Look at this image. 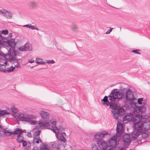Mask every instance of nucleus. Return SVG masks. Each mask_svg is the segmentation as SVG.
Here are the masks:
<instances>
[{
    "label": "nucleus",
    "instance_id": "nucleus-34",
    "mask_svg": "<svg viewBox=\"0 0 150 150\" xmlns=\"http://www.w3.org/2000/svg\"><path fill=\"white\" fill-rule=\"evenodd\" d=\"M13 132V134H19L23 133V131L18 128H16Z\"/></svg>",
    "mask_w": 150,
    "mask_h": 150
},
{
    "label": "nucleus",
    "instance_id": "nucleus-15",
    "mask_svg": "<svg viewBox=\"0 0 150 150\" xmlns=\"http://www.w3.org/2000/svg\"><path fill=\"white\" fill-rule=\"evenodd\" d=\"M133 96L132 92L130 90H128L126 92L125 95L124 96V97L127 100L132 98Z\"/></svg>",
    "mask_w": 150,
    "mask_h": 150
},
{
    "label": "nucleus",
    "instance_id": "nucleus-42",
    "mask_svg": "<svg viewBox=\"0 0 150 150\" xmlns=\"http://www.w3.org/2000/svg\"><path fill=\"white\" fill-rule=\"evenodd\" d=\"M141 106H136L134 109V111H136L137 112H141Z\"/></svg>",
    "mask_w": 150,
    "mask_h": 150
},
{
    "label": "nucleus",
    "instance_id": "nucleus-43",
    "mask_svg": "<svg viewBox=\"0 0 150 150\" xmlns=\"http://www.w3.org/2000/svg\"><path fill=\"white\" fill-rule=\"evenodd\" d=\"M40 133V130H38L35 131L34 134V137H39V135Z\"/></svg>",
    "mask_w": 150,
    "mask_h": 150
},
{
    "label": "nucleus",
    "instance_id": "nucleus-57",
    "mask_svg": "<svg viewBox=\"0 0 150 150\" xmlns=\"http://www.w3.org/2000/svg\"><path fill=\"white\" fill-rule=\"evenodd\" d=\"M113 7V8H117H117H115V7Z\"/></svg>",
    "mask_w": 150,
    "mask_h": 150
},
{
    "label": "nucleus",
    "instance_id": "nucleus-14",
    "mask_svg": "<svg viewBox=\"0 0 150 150\" xmlns=\"http://www.w3.org/2000/svg\"><path fill=\"white\" fill-rule=\"evenodd\" d=\"M142 132L135 129L131 134V137L132 139H137L141 135Z\"/></svg>",
    "mask_w": 150,
    "mask_h": 150
},
{
    "label": "nucleus",
    "instance_id": "nucleus-3",
    "mask_svg": "<svg viewBox=\"0 0 150 150\" xmlns=\"http://www.w3.org/2000/svg\"><path fill=\"white\" fill-rule=\"evenodd\" d=\"M12 116L16 119L25 121L31 125H35L37 123L36 121L32 119L35 120L37 118L36 116L33 114L29 115L19 112L17 114H12Z\"/></svg>",
    "mask_w": 150,
    "mask_h": 150
},
{
    "label": "nucleus",
    "instance_id": "nucleus-26",
    "mask_svg": "<svg viewBox=\"0 0 150 150\" xmlns=\"http://www.w3.org/2000/svg\"><path fill=\"white\" fill-rule=\"evenodd\" d=\"M0 71L6 72L5 65L2 63V62H0Z\"/></svg>",
    "mask_w": 150,
    "mask_h": 150
},
{
    "label": "nucleus",
    "instance_id": "nucleus-5",
    "mask_svg": "<svg viewBox=\"0 0 150 150\" xmlns=\"http://www.w3.org/2000/svg\"><path fill=\"white\" fill-rule=\"evenodd\" d=\"M54 126L52 128V129H50L52 130L53 132L55 133V135L57 138L59 140L64 142H65L66 141V139L65 137L66 134L64 132H59L60 130H62L63 129V127L62 126H60L59 129H58L57 127Z\"/></svg>",
    "mask_w": 150,
    "mask_h": 150
},
{
    "label": "nucleus",
    "instance_id": "nucleus-48",
    "mask_svg": "<svg viewBox=\"0 0 150 150\" xmlns=\"http://www.w3.org/2000/svg\"><path fill=\"white\" fill-rule=\"evenodd\" d=\"M64 150H73L71 147L69 146H67L66 147V149Z\"/></svg>",
    "mask_w": 150,
    "mask_h": 150
},
{
    "label": "nucleus",
    "instance_id": "nucleus-30",
    "mask_svg": "<svg viewBox=\"0 0 150 150\" xmlns=\"http://www.w3.org/2000/svg\"><path fill=\"white\" fill-rule=\"evenodd\" d=\"M25 46H26V51H31L32 50V46L31 44L26 43L25 44Z\"/></svg>",
    "mask_w": 150,
    "mask_h": 150
},
{
    "label": "nucleus",
    "instance_id": "nucleus-60",
    "mask_svg": "<svg viewBox=\"0 0 150 150\" xmlns=\"http://www.w3.org/2000/svg\"><path fill=\"white\" fill-rule=\"evenodd\" d=\"M1 127V126L0 125V127Z\"/></svg>",
    "mask_w": 150,
    "mask_h": 150
},
{
    "label": "nucleus",
    "instance_id": "nucleus-21",
    "mask_svg": "<svg viewBox=\"0 0 150 150\" xmlns=\"http://www.w3.org/2000/svg\"><path fill=\"white\" fill-rule=\"evenodd\" d=\"M130 105L133 107H135L137 104V99L135 98H132L129 100Z\"/></svg>",
    "mask_w": 150,
    "mask_h": 150
},
{
    "label": "nucleus",
    "instance_id": "nucleus-44",
    "mask_svg": "<svg viewBox=\"0 0 150 150\" xmlns=\"http://www.w3.org/2000/svg\"><path fill=\"white\" fill-rule=\"evenodd\" d=\"M117 112L119 114L122 115L124 113V109L122 108H120L118 110Z\"/></svg>",
    "mask_w": 150,
    "mask_h": 150
},
{
    "label": "nucleus",
    "instance_id": "nucleus-46",
    "mask_svg": "<svg viewBox=\"0 0 150 150\" xmlns=\"http://www.w3.org/2000/svg\"><path fill=\"white\" fill-rule=\"evenodd\" d=\"M45 62V63H48L49 64H53L55 63V62L53 60H46Z\"/></svg>",
    "mask_w": 150,
    "mask_h": 150
},
{
    "label": "nucleus",
    "instance_id": "nucleus-11",
    "mask_svg": "<svg viewBox=\"0 0 150 150\" xmlns=\"http://www.w3.org/2000/svg\"><path fill=\"white\" fill-rule=\"evenodd\" d=\"M123 127V125L120 122L118 123L116 129V135L117 137H120L122 135Z\"/></svg>",
    "mask_w": 150,
    "mask_h": 150
},
{
    "label": "nucleus",
    "instance_id": "nucleus-55",
    "mask_svg": "<svg viewBox=\"0 0 150 150\" xmlns=\"http://www.w3.org/2000/svg\"><path fill=\"white\" fill-rule=\"evenodd\" d=\"M124 148H122V149H120L119 148V150H125V149H124Z\"/></svg>",
    "mask_w": 150,
    "mask_h": 150
},
{
    "label": "nucleus",
    "instance_id": "nucleus-27",
    "mask_svg": "<svg viewBox=\"0 0 150 150\" xmlns=\"http://www.w3.org/2000/svg\"><path fill=\"white\" fill-rule=\"evenodd\" d=\"M50 147L47 144H43L40 147V150H49Z\"/></svg>",
    "mask_w": 150,
    "mask_h": 150
},
{
    "label": "nucleus",
    "instance_id": "nucleus-4",
    "mask_svg": "<svg viewBox=\"0 0 150 150\" xmlns=\"http://www.w3.org/2000/svg\"><path fill=\"white\" fill-rule=\"evenodd\" d=\"M1 44L8 50L10 53L8 54H18L19 52L18 50H15L16 43L14 39H11L7 42H1Z\"/></svg>",
    "mask_w": 150,
    "mask_h": 150
},
{
    "label": "nucleus",
    "instance_id": "nucleus-10",
    "mask_svg": "<svg viewBox=\"0 0 150 150\" xmlns=\"http://www.w3.org/2000/svg\"><path fill=\"white\" fill-rule=\"evenodd\" d=\"M108 133L107 132L105 131H103L96 133L94 135V137L95 139L98 140H101Z\"/></svg>",
    "mask_w": 150,
    "mask_h": 150
},
{
    "label": "nucleus",
    "instance_id": "nucleus-23",
    "mask_svg": "<svg viewBox=\"0 0 150 150\" xmlns=\"http://www.w3.org/2000/svg\"><path fill=\"white\" fill-rule=\"evenodd\" d=\"M10 114V112H8L7 110H0V116H4L5 115H7Z\"/></svg>",
    "mask_w": 150,
    "mask_h": 150
},
{
    "label": "nucleus",
    "instance_id": "nucleus-28",
    "mask_svg": "<svg viewBox=\"0 0 150 150\" xmlns=\"http://www.w3.org/2000/svg\"><path fill=\"white\" fill-rule=\"evenodd\" d=\"M109 100L111 102H114L116 99L115 98L113 95V91L111 92L110 95L108 96Z\"/></svg>",
    "mask_w": 150,
    "mask_h": 150
},
{
    "label": "nucleus",
    "instance_id": "nucleus-51",
    "mask_svg": "<svg viewBox=\"0 0 150 150\" xmlns=\"http://www.w3.org/2000/svg\"><path fill=\"white\" fill-rule=\"evenodd\" d=\"M112 29H111L110 28V29L108 30L106 32V34H109L112 31Z\"/></svg>",
    "mask_w": 150,
    "mask_h": 150
},
{
    "label": "nucleus",
    "instance_id": "nucleus-41",
    "mask_svg": "<svg viewBox=\"0 0 150 150\" xmlns=\"http://www.w3.org/2000/svg\"><path fill=\"white\" fill-rule=\"evenodd\" d=\"M25 50L26 46H25V44L18 48V50L20 51H23L26 50Z\"/></svg>",
    "mask_w": 150,
    "mask_h": 150
},
{
    "label": "nucleus",
    "instance_id": "nucleus-54",
    "mask_svg": "<svg viewBox=\"0 0 150 150\" xmlns=\"http://www.w3.org/2000/svg\"><path fill=\"white\" fill-rule=\"evenodd\" d=\"M32 150H39L38 149L37 147H34Z\"/></svg>",
    "mask_w": 150,
    "mask_h": 150
},
{
    "label": "nucleus",
    "instance_id": "nucleus-8",
    "mask_svg": "<svg viewBox=\"0 0 150 150\" xmlns=\"http://www.w3.org/2000/svg\"><path fill=\"white\" fill-rule=\"evenodd\" d=\"M97 144L101 150H113L109 146L106 142L103 140H98Z\"/></svg>",
    "mask_w": 150,
    "mask_h": 150
},
{
    "label": "nucleus",
    "instance_id": "nucleus-29",
    "mask_svg": "<svg viewBox=\"0 0 150 150\" xmlns=\"http://www.w3.org/2000/svg\"><path fill=\"white\" fill-rule=\"evenodd\" d=\"M30 6L33 8H35L38 6V4L36 2L31 1L30 3Z\"/></svg>",
    "mask_w": 150,
    "mask_h": 150
},
{
    "label": "nucleus",
    "instance_id": "nucleus-22",
    "mask_svg": "<svg viewBox=\"0 0 150 150\" xmlns=\"http://www.w3.org/2000/svg\"><path fill=\"white\" fill-rule=\"evenodd\" d=\"M4 132L6 135L8 136L13 134V132H12L11 130L10 129H8L7 128L4 129Z\"/></svg>",
    "mask_w": 150,
    "mask_h": 150
},
{
    "label": "nucleus",
    "instance_id": "nucleus-12",
    "mask_svg": "<svg viewBox=\"0 0 150 150\" xmlns=\"http://www.w3.org/2000/svg\"><path fill=\"white\" fill-rule=\"evenodd\" d=\"M0 14L8 18H11L12 16V14L9 11L0 10Z\"/></svg>",
    "mask_w": 150,
    "mask_h": 150
},
{
    "label": "nucleus",
    "instance_id": "nucleus-38",
    "mask_svg": "<svg viewBox=\"0 0 150 150\" xmlns=\"http://www.w3.org/2000/svg\"><path fill=\"white\" fill-rule=\"evenodd\" d=\"M146 131H144L141 133L142 134V137L143 138H146L148 137L149 136V133L148 132H145Z\"/></svg>",
    "mask_w": 150,
    "mask_h": 150
},
{
    "label": "nucleus",
    "instance_id": "nucleus-49",
    "mask_svg": "<svg viewBox=\"0 0 150 150\" xmlns=\"http://www.w3.org/2000/svg\"><path fill=\"white\" fill-rule=\"evenodd\" d=\"M22 142V145H23V146H27V142L24 141V140H23L22 142Z\"/></svg>",
    "mask_w": 150,
    "mask_h": 150
},
{
    "label": "nucleus",
    "instance_id": "nucleus-20",
    "mask_svg": "<svg viewBox=\"0 0 150 150\" xmlns=\"http://www.w3.org/2000/svg\"><path fill=\"white\" fill-rule=\"evenodd\" d=\"M24 27H26L29 28L30 29L32 30H39V29L37 28V27L35 25H32L31 24H29L26 25H25L23 26Z\"/></svg>",
    "mask_w": 150,
    "mask_h": 150
},
{
    "label": "nucleus",
    "instance_id": "nucleus-39",
    "mask_svg": "<svg viewBox=\"0 0 150 150\" xmlns=\"http://www.w3.org/2000/svg\"><path fill=\"white\" fill-rule=\"evenodd\" d=\"M110 108L115 110L117 108V106L114 103L110 104Z\"/></svg>",
    "mask_w": 150,
    "mask_h": 150
},
{
    "label": "nucleus",
    "instance_id": "nucleus-31",
    "mask_svg": "<svg viewBox=\"0 0 150 150\" xmlns=\"http://www.w3.org/2000/svg\"><path fill=\"white\" fill-rule=\"evenodd\" d=\"M71 30L74 32H77L78 31V28L75 24L71 25Z\"/></svg>",
    "mask_w": 150,
    "mask_h": 150
},
{
    "label": "nucleus",
    "instance_id": "nucleus-7",
    "mask_svg": "<svg viewBox=\"0 0 150 150\" xmlns=\"http://www.w3.org/2000/svg\"><path fill=\"white\" fill-rule=\"evenodd\" d=\"M123 145V147H122L120 149L124 148V149L127 147L129 144L130 143L131 141L130 136L129 134H125L122 137Z\"/></svg>",
    "mask_w": 150,
    "mask_h": 150
},
{
    "label": "nucleus",
    "instance_id": "nucleus-45",
    "mask_svg": "<svg viewBox=\"0 0 150 150\" xmlns=\"http://www.w3.org/2000/svg\"><path fill=\"white\" fill-rule=\"evenodd\" d=\"M141 112H144L146 110V106L145 105H143L141 106Z\"/></svg>",
    "mask_w": 150,
    "mask_h": 150
},
{
    "label": "nucleus",
    "instance_id": "nucleus-18",
    "mask_svg": "<svg viewBox=\"0 0 150 150\" xmlns=\"http://www.w3.org/2000/svg\"><path fill=\"white\" fill-rule=\"evenodd\" d=\"M33 142L34 144H35L36 143H42V142L39 137H34Z\"/></svg>",
    "mask_w": 150,
    "mask_h": 150
},
{
    "label": "nucleus",
    "instance_id": "nucleus-37",
    "mask_svg": "<svg viewBox=\"0 0 150 150\" xmlns=\"http://www.w3.org/2000/svg\"><path fill=\"white\" fill-rule=\"evenodd\" d=\"M15 69V67L11 66L10 67H8L6 69V72H11L13 71Z\"/></svg>",
    "mask_w": 150,
    "mask_h": 150
},
{
    "label": "nucleus",
    "instance_id": "nucleus-33",
    "mask_svg": "<svg viewBox=\"0 0 150 150\" xmlns=\"http://www.w3.org/2000/svg\"><path fill=\"white\" fill-rule=\"evenodd\" d=\"M112 112L113 113V116L115 119H117L118 118V113L115 110H113L112 111Z\"/></svg>",
    "mask_w": 150,
    "mask_h": 150
},
{
    "label": "nucleus",
    "instance_id": "nucleus-36",
    "mask_svg": "<svg viewBox=\"0 0 150 150\" xmlns=\"http://www.w3.org/2000/svg\"><path fill=\"white\" fill-rule=\"evenodd\" d=\"M6 55L4 56H3L2 58L1 59H0V62H2V63L5 65H7V62L6 60H8L5 57V56Z\"/></svg>",
    "mask_w": 150,
    "mask_h": 150
},
{
    "label": "nucleus",
    "instance_id": "nucleus-53",
    "mask_svg": "<svg viewBox=\"0 0 150 150\" xmlns=\"http://www.w3.org/2000/svg\"><path fill=\"white\" fill-rule=\"evenodd\" d=\"M27 136L29 137H32V134H31L30 132H28V133H27Z\"/></svg>",
    "mask_w": 150,
    "mask_h": 150
},
{
    "label": "nucleus",
    "instance_id": "nucleus-52",
    "mask_svg": "<svg viewBox=\"0 0 150 150\" xmlns=\"http://www.w3.org/2000/svg\"><path fill=\"white\" fill-rule=\"evenodd\" d=\"M138 51V50H132V52H133L135 54H139L138 52H137V51Z\"/></svg>",
    "mask_w": 150,
    "mask_h": 150
},
{
    "label": "nucleus",
    "instance_id": "nucleus-35",
    "mask_svg": "<svg viewBox=\"0 0 150 150\" xmlns=\"http://www.w3.org/2000/svg\"><path fill=\"white\" fill-rule=\"evenodd\" d=\"M23 137L21 134H18L17 136V140L18 142H21L23 140Z\"/></svg>",
    "mask_w": 150,
    "mask_h": 150
},
{
    "label": "nucleus",
    "instance_id": "nucleus-13",
    "mask_svg": "<svg viewBox=\"0 0 150 150\" xmlns=\"http://www.w3.org/2000/svg\"><path fill=\"white\" fill-rule=\"evenodd\" d=\"M135 118V116L133 117V115L132 114H127L123 117V121H130L133 122H134V119Z\"/></svg>",
    "mask_w": 150,
    "mask_h": 150
},
{
    "label": "nucleus",
    "instance_id": "nucleus-58",
    "mask_svg": "<svg viewBox=\"0 0 150 150\" xmlns=\"http://www.w3.org/2000/svg\"><path fill=\"white\" fill-rule=\"evenodd\" d=\"M33 67H31V68H33Z\"/></svg>",
    "mask_w": 150,
    "mask_h": 150
},
{
    "label": "nucleus",
    "instance_id": "nucleus-25",
    "mask_svg": "<svg viewBox=\"0 0 150 150\" xmlns=\"http://www.w3.org/2000/svg\"><path fill=\"white\" fill-rule=\"evenodd\" d=\"M10 109L11 111L14 113L13 114H17V113L18 112V109L15 105L11 106Z\"/></svg>",
    "mask_w": 150,
    "mask_h": 150
},
{
    "label": "nucleus",
    "instance_id": "nucleus-56",
    "mask_svg": "<svg viewBox=\"0 0 150 150\" xmlns=\"http://www.w3.org/2000/svg\"><path fill=\"white\" fill-rule=\"evenodd\" d=\"M1 55H2L1 52L0 51V57L1 56ZM0 58H1V57H0Z\"/></svg>",
    "mask_w": 150,
    "mask_h": 150
},
{
    "label": "nucleus",
    "instance_id": "nucleus-9",
    "mask_svg": "<svg viewBox=\"0 0 150 150\" xmlns=\"http://www.w3.org/2000/svg\"><path fill=\"white\" fill-rule=\"evenodd\" d=\"M117 142V138L115 136L112 137L108 141L109 146L110 147V148L113 150V149L115 147Z\"/></svg>",
    "mask_w": 150,
    "mask_h": 150
},
{
    "label": "nucleus",
    "instance_id": "nucleus-47",
    "mask_svg": "<svg viewBox=\"0 0 150 150\" xmlns=\"http://www.w3.org/2000/svg\"><path fill=\"white\" fill-rule=\"evenodd\" d=\"M8 33V32L7 30H3L1 31V33L5 35H7Z\"/></svg>",
    "mask_w": 150,
    "mask_h": 150
},
{
    "label": "nucleus",
    "instance_id": "nucleus-17",
    "mask_svg": "<svg viewBox=\"0 0 150 150\" xmlns=\"http://www.w3.org/2000/svg\"><path fill=\"white\" fill-rule=\"evenodd\" d=\"M60 145L56 142H53L51 143L50 146L52 147V150H59Z\"/></svg>",
    "mask_w": 150,
    "mask_h": 150
},
{
    "label": "nucleus",
    "instance_id": "nucleus-40",
    "mask_svg": "<svg viewBox=\"0 0 150 150\" xmlns=\"http://www.w3.org/2000/svg\"><path fill=\"white\" fill-rule=\"evenodd\" d=\"M92 150H100L97 145L95 144H93L91 146Z\"/></svg>",
    "mask_w": 150,
    "mask_h": 150
},
{
    "label": "nucleus",
    "instance_id": "nucleus-2",
    "mask_svg": "<svg viewBox=\"0 0 150 150\" xmlns=\"http://www.w3.org/2000/svg\"><path fill=\"white\" fill-rule=\"evenodd\" d=\"M135 129L143 132L150 129V122L143 118L142 115L138 114L135 115L134 120Z\"/></svg>",
    "mask_w": 150,
    "mask_h": 150
},
{
    "label": "nucleus",
    "instance_id": "nucleus-24",
    "mask_svg": "<svg viewBox=\"0 0 150 150\" xmlns=\"http://www.w3.org/2000/svg\"><path fill=\"white\" fill-rule=\"evenodd\" d=\"M102 103L104 105H108L110 104V102L108 100V97L105 96L103 99L102 100Z\"/></svg>",
    "mask_w": 150,
    "mask_h": 150
},
{
    "label": "nucleus",
    "instance_id": "nucleus-59",
    "mask_svg": "<svg viewBox=\"0 0 150 150\" xmlns=\"http://www.w3.org/2000/svg\"><path fill=\"white\" fill-rule=\"evenodd\" d=\"M1 8V7H0V8Z\"/></svg>",
    "mask_w": 150,
    "mask_h": 150
},
{
    "label": "nucleus",
    "instance_id": "nucleus-50",
    "mask_svg": "<svg viewBox=\"0 0 150 150\" xmlns=\"http://www.w3.org/2000/svg\"><path fill=\"white\" fill-rule=\"evenodd\" d=\"M35 61V60L33 59H31L28 60V62L31 63H33Z\"/></svg>",
    "mask_w": 150,
    "mask_h": 150
},
{
    "label": "nucleus",
    "instance_id": "nucleus-1",
    "mask_svg": "<svg viewBox=\"0 0 150 150\" xmlns=\"http://www.w3.org/2000/svg\"><path fill=\"white\" fill-rule=\"evenodd\" d=\"M39 114L42 118L45 121V122L40 121L38 122L39 126L37 127L36 129L42 128V129H52L54 126H56L57 122V119L52 118L50 119V115L49 112L44 110H42L39 112Z\"/></svg>",
    "mask_w": 150,
    "mask_h": 150
},
{
    "label": "nucleus",
    "instance_id": "nucleus-32",
    "mask_svg": "<svg viewBox=\"0 0 150 150\" xmlns=\"http://www.w3.org/2000/svg\"><path fill=\"white\" fill-rule=\"evenodd\" d=\"M35 61L37 64H45V61L42 59L38 57L36 58Z\"/></svg>",
    "mask_w": 150,
    "mask_h": 150
},
{
    "label": "nucleus",
    "instance_id": "nucleus-6",
    "mask_svg": "<svg viewBox=\"0 0 150 150\" xmlns=\"http://www.w3.org/2000/svg\"><path fill=\"white\" fill-rule=\"evenodd\" d=\"M19 54V53L18 55H14L13 54H6L5 56V57L8 60H9L13 64L15 68L19 67H20V64L19 63V59H17L16 57Z\"/></svg>",
    "mask_w": 150,
    "mask_h": 150
},
{
    "label": "nucleus",
    "instance_id": "nucleus-19",
    "mask_svg": "<svg viewBox=\"0 0 150 150\" xmlns=\"http://www.w3.org/2000/svg\"><path fill=\"white\" fill-rule=\"evenodd\" d=\"M138 103L139 104H142L145 105L146 104L147 100L144 99L143 98H140L138 99Z\"/></svg>",
    "mask_w": 150,
    "mask_h": 150
},
{
    "label": "nucleus",
    "instance_id": "nucleus-16",
    "mask_svg": "<svg viewBox=\"0 0 150 150\" xmlns=\"http://www.w3.org/2000/svg\"><path fill=\"white\" fill-rule=\"evenodd\" d=\"M112 91H113V95L116 99H120L123 96V94L122 92L119 91H115L114 89H113Z\"/></svg>",
    "mask_w": 150,
    "mask_h": 150
}]
</instances>
